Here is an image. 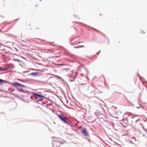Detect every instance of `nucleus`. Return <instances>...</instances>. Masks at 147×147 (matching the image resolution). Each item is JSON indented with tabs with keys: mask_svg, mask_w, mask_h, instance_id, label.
Listing matches in <instances>:
<instances>
[{
	"mask_svg": "<svg viewBox=\"0 0 147 147\" xmlns=\"http://www.w3.org/2000/svg\"><path fill=\"white\" fill-rule=\"evenodd\" d=\"M32 94L33 96H35V98H39L40 100H43V98H44V96L41 95H40L39 94H37L36 93H33Z\"/></svg>",
	"mask_w": 147,
	"mask_h": 147,
	"instance_id": "f03ea898",
	"label": "nucleus"
},
{
	"mask_svg": "<svg viewBox=\"0 0 147 147\" xmlns=\"http://www.w3.org/2000/svg\"><path fill=\"white\" fill-rule=\"evenodd\" d=\"M38 74V73L35 72H33L31 73V74L32 75L35 76Z\"/></svg>",
	"mask_w": 147,
	"mask_h": 147,
	"instance_id": "1a4fd4ad",
	"label": "nucleus"
},
{
	"mask_svg": "<svg viewBox=\"0 0 147 147\" xmlns=\"http://www.w3.org/2000/svg\"><path fill=\"white\" fill-rule=\"evenodd\" d=\"M45 50L49 51L47 52V53H53L54 52V51L53 50H51L50 49H45Z\"/></svg>",
	"mask_w": 147,
	"mask_h": 147,
	"instance_id": "6e6552de",
	"label": "nucleus"
},
{
	"mask_svg": "<svg viewBox=\"0 0 147 147\" xmlns=\"http://www.w3.org/2000/svg\"><path fill=\"white\" fill-rule=\"evenodd\" d=\"M18 90L20 91H21V92H24V90H23V89H18Z\"/></svg>",
	"mask_w": 147,
	"mask_h": 147,
	"instance_id": "9d476101",
	"label": "nucleus"
},
{
	"mask_svg": "<svg viewBox=\"0 0 147 147\" xmlns=\"http://www.w3.org/2000/svg\"><path fill=\"white\" fill-rule=\"evenodd\" d=\"M82 133L86 136H88V134L86 128H83L82 129L81 131Z\"/></svg>",
	"mask_w": 147,
	"mask_h": 147,
	"instance_id": "423d86ee",
	"label": "nucleus"
},
{
	"mask_svg": "<svg viewBox=\"0 0 147 147\" xmlns=\"http://www.w3.org/2000/svg\"><path fill=\"white\" fill-rule=\"evenodd\" d=\"M58 117L59 119L65 123L67 124H69V120L67 118L64 116L62 115H58Z\"/></svg>",
	"mask_w": 147,
	"mask_h": 147,
	"instance_id": "f257e3e1",
	"label": "nucleus"
},
{
	"mask_svg": "<svg viewBox=\"0 0 147 147\" xmlns=\"http://www.w3.org/2000/svg\"><path fill=\"white\" fill-rule=\"evenodd\" d=\"M5 70H6L5 68H2L1 67H0V71H5Z\"/></svg>",
	"mask_w": 147,
	"mask_h": 147,
	"instance_id": "9b49d317",
	"label": "nucleus"
},
{
	"mask_svg": "<svg viewBox=\"0 0 147 147\" xmlns=\"http://www.w3.org/2000/svg\"><path fill=\"white\" fill-rule=\"evenodd\" d=\"M80 75L82 76H84V74H80Z\"/></svg>",
	"mask_w": 147,
	"mask_h": 147,
	"instance_id": "4468645a",
	"label": "nucleus"
},
{
	"mask_svg": "<svg viewBox=\"0 0 147 147\" xmlns=\"http://www.w3.org/2000/svg\"><path fill=\"white\" fill-rule=\"evenodd\" d=\"M78 74V73L77 72L74 73V71H72L70 76L71 77V78H72L73 80H74L76 78Z\"/></svg>",
	"mask_w": 147,
	"mask_h": 147,
	"instance_id": "20e7f679",
	"label": "nucleus"
},
{
	"mask_svg": "<svg viewBox=\"0 0 147 147\" xmlns=\"http://www.w3.org/2000/svg\"><path fill=\"white\" fill-rule=\"evenodd\" d=\"M40 1H41V0H40Z\"/></svg>",
	"mask_w": 147,
	"mask_h": 147,
	"instance_id": "f3484780",
	"label": "nucleus"
},
{
	"mask_svg": "<svg viewBox=\"0 0 147 147\" xmlns=\"http://www.w3.org/2000/svg\"><path fill=\"white\" fill-rule=\"evenodd\" d=\"M11 84L12 86H14L16 87L17 86H20L23 87H25V86L24 85L16 82H15L14 83H11Z\"/></svg>",
	"mask_w": 147,
	"mask_h": 147,
	"instance_id": "39448f33",
	"label": "nucleus"
},
{
	"mask_svg": "<svg viewBox=\"0 0 147 147\" xmlns=\"http://www.w3.org/2000/svg\"><path fill=\"white\" fill-rule=\"evenodd\" d=\"M57 140H55L53 142V147H59L61 144L60 142H57Z\"/></svg>",
	"mask_w": 147,
	"mask_h": 147,
	"instance_id": "7ed1b4c3",
	"label": "nucleus"
},
{
	"mask_svg": "<svg viewBox=\"0 0 147 147\" xmlns=\"http://www.w3.org/2000/svg\"><path fill=\"white\" fill-rule=\"evenodd\" d=\"M93 30H94V31H98L96 29L94 28H93Z\"/></svg>",
	"mask_w": 147,
	"mask_h": 147,
	"instance_id": "ddd939ff",
	"label": "nucleus"
},
{
	"mask_svg": "<svg viewBox=\"0 0 147 147\" xmlns=\"http://www.w3.org/2000/svg\"><path fill=\"white\" fill-rule=\"evenodd\" d=\"M145 130L146 131V132L147 134V129H145Z\"/></svg>",
	"mask_w": 147,
	"mask_h": 147,
	"instance_id": "dca6fc26",
	"label": "nucleus"
},
{
	"mask_svg": "<svg viewBox=\"0 0 147 147\" xmlns=\"http://www.w3.org/2000/svg\"><path fill=\"white\" fill-rule=\"evenodd\" d=\"M57 57V56H55V57H56L57 58H58V57Z\"/></svg>",
	"mask_w": 147,
	"mask_h": 147,
	"instance_id": "2eb2a0df",
	"label": "nucleus"
},
{
	"mask_svg": "<svg viewBox=\"0 0 147 147\" xmlns=\"http://www.w3.org/2000/svg\"><path fill=\"white\" fill-rule=\"evenodd\" d=\"M86 69V68L83 65H82L78 67L79 70L80 71H82Z\"/></svg>",
	"mask_w": 147,
	"mask_h": 147,
	"instance_id": "0eeeda50",
	"label": "nucleus"
},
{
	"mask_svg": "<svg viewBox=\"0 0 147 147\" xmlns=\"http://www.w3.org/2000/svg\"><path fill=\"white\" fill-rule=\"evenodd\" d=\"M3 81V80L0 79V84H1Z\"/></svg>",
	"mask_w": 147,
	"mask_h": 147,
	"instance_id": "f8f14e48",
	"label": "nucleus"
}]
</instances>
